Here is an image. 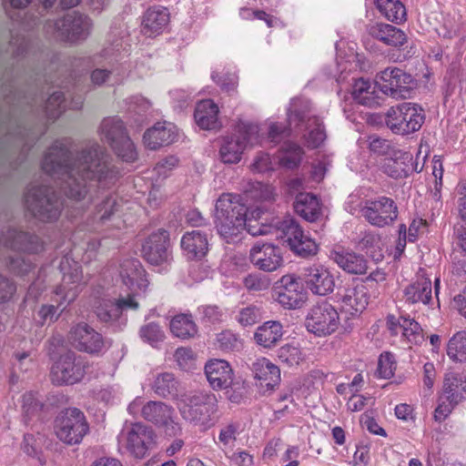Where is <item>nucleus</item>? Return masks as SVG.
<instances>
[{
    "instance_id": "obj_23",
    "label": "nucleus",
    "mask_w": 466,
    "mask_h": 466,
    "mask_svg": "<svg viewBox=\"0 0 466 466\" xmlns=\"http://www.w3.org/2000/svg\"><path fill=\"white\" fill-rule=\"evenodd\" d=\"M387 327L391 335L396 336L401 332L410 343L420 344L424 340L420 325L410 317L396 318L393 315L387 317Z\"/></svg>"
},
{
    "instance_id": "obj_49",
    "label": "nucleus",
    "mask_w": 466,
    "mask_h": 466,
    "mask_svg": "<svg viewBox=\"0 0 466 466\" xmlns=\"http://www.w3.org/2000/svg\"><path fill=\"white\" fill-rule=\"evenodd\" d=\"M35 267V264L30 258L21 256L10 257L7 262L9 271L20 277L28 275Z\"/></svg>"
},
{
    "instance_id": "obj_40",
    "label": "nucleus",
    "mask_w": 466,
    "mask_h": 466,
    "mask_svg": "<svg viewBox=\"0 0 466 466\" xmlns=\"http://www.w3.org/2000/svg\"><path fill=\"white\" fill-rule=\"evenodd\" d=\"M170 330L174 336L186 339L198 333V327L189 314H178L170 322Z\"/></svg>"
},
{
    "instance_id": "obj_37",
    "label": "nucleus",
    "mask_w": 466,
    "mask_h": 466,
    "mask_svg": "<svg viewBox=\"0 0 466 466\" xmlns=\"http://www.w3.org/2000/svg\"><path fill=\"white\" fill-rule=\"evenodd\" d=\"M295 212L309 222L316 221L321 215L318 198L311 193H299L293 203Z\"/></svg>"
},
{
    "instance_id": "obj_43",
    "label": "nucleus",
    "mask_w": 466,
    "mask_h": 466,
    "mask_svg": "<svg viewBox=\"0 0 466 466\" xmlns=\"http://www.w3.org/2000/svg\"><path fill=\"white\" fill-rule=\"evenodd\" d=\"M376 5L381 15L391 22H400L406 16L405 6L400 0H376Z\"/></svg>"
},
{
    "instance_id": "obj_46",
    "label": "nucleus",
    "mask_w": 466,
    "mask_h": 466,
    "mask_svg": "<svg viewBox=\"0 0 466 466\" xmlns=\"http://www.w3.org/2000/svg\"><path fill=\"white\" fill-rule=\"evenodd\" d=\"M283 156L279 157V163L283 167L292 169L297 167L302 159L304 151L298 144L287 141L282 146Z\"/></svg>"
},
{
    "instance_id": "obj_2",
    "label": "nucleus",
    "mask_w": 466,
    "mask_h": 466,
    "mask_svg": "<svg viewBox=\"0 0 466 466\" xmlns=\"http://www.w3.org/2000/svg\"><path fill=\"white\" fill-rule=\"evenodd\" d=\"M59 269L62 273V282L56 288V294L61 297L56 306L42 305L37 312L39 323H53L58 319L61 313L73 302L79 292V285L83 279L81 266L71 258L65 256L59 263Z\"/></svg>"
},
{
    "instance_id": "obj_21",
    "label": "nucleus",
    "mask_w": 466,
    "mask_h": 466,
    "mask_svg": "<svg viewBox=\"0 0 466 466\" xmlns=\"http://www.w3.org/2000/svg\"><path fill=\"white\" fill-rule=\"evenodd\" d=\"M177 137V127L172 123L158 121L145 132L143 142L147 148L157 150L161 147L172 144Z\"/></svg>"
},
{
    "instance_id": "obj_56",
    "label": "nucleus",
    "mask_w": 466,
    "mask_h": 466,
    "mask_svg": "<svg viewBox=\"0 0 466 466\" xmlns=\"http://www.w3.org/2000/svg\"><path fill=\"white\" fill-rule=\"evenodd\" d=\"M201 321L207 324L221 322L224 317L223 309L217 305H204L198 309Z\"/></svg>"
},
{
    "instance_id": "obj_1",
    "label": "nucleus",
    "mask_w": 466,
    "mask_h": 466,
    "mask_svg": "<svg viewBox=\"0 0 466 466\" xmlns=\"http://www.w3.org/2000/svg\"><path fill=\"white\" fill-rule=\"evenodd\" d=\"M43 170L60 180L64 194L75 201L92 200L93 192L114 182L117 171L109 156L96 142H89L73 152L67 139L56 140L45 154Z\"/></svg>"
},
{
    "instance_id": "obj_11",
    "label": "nucleus",
    "mask_w": 466,
    "mask_h": 466,
    "mask_svg": "<svg viewBox=\"0 0 466 466\" xmlns=\"http://www.w3.org/2000/svg\"><path fill=\"white\" fill-rule=\"evenodd\" d=\"M339 325V316L328 301L313 305L306 317L305 326L308 331L319 337H325L335 332Z\"/></svg>"
},
{
    "instance_id": "obj_4",
    "label": "nucleus",
    "mask_w": 466,
    "mask_h": 466,
    "mask_svg": "<svg viewBox=\"0 0 466 466\" xmlns=\"http://www.w3.org/2000/svg\"><path fill=\"white\" fill-rule=\"evenodd\" d=\"M247 207L239 196L223 194L217 200L215 224L218 234L228 242L238 237L246 226Z\"/></svg>"
},
{
    "instance_id": "obj_3",
    "label": "nucleus",
    "mask_w": 466,
    "mask_h": 466,
    "mask_svg": "<svg viewBox=\"0 0 466 466\" xmlns=\"http://www.w3.org/2000/svg\"><path fill=\"white\" fill-rule=\"evenodd\" d=\"M177 407L184 420L204 431L213 427L219 419L218 400L210 392L185 393L177 399Z\"/></svg>"
},
{
    "instance_id": "obj_22",
    "label": "nucleus",
    "mask_w": 466,
    "mask_h": 466,
    "mask_svg": "<svg viewBox=\"0 0 466 466\" xmlns=\"http://www.w3.org/2000/svg\"><path fill=\"white\" fill-rule=\"evenodd\" d=\"M97 303L95 312L97 318L106 323L116 320L124 310L138 309V303L130 295L117 300L102 299Z\"/></svg>"
},
{
    "instance_id": "obj_62",
    "label": "nucleus",
    "mask_w": 466,
    "mask_h": 466,
    "mask_svg": "<svg viewBox=\"0 0 466 466\" xmlns=\"http://www.w3.org/2000/svg\"><path fill=\"white\" fill-rule=\"evenodd\" d=\"M291 251L299 257L307 258L317 254L318 245L314 239L309 237L304 238V242L300 243L299 246L294 245V248Z\"/></svg>"
},
{
    "instance_id": "obj_9",
    "label": "nucleus",
    "mask_w": 466,
    "mask_h": 466,
    "mask_svg": "<svg viewBox=\"0 0 466 466\" xmlns=\"http://www.w3.org/2000/svg\"><path fill=\"white\" fill-rule=\"evenodd\" d=\"M101 136L124 161L132 163L137 159V148L127 134L121 119L104 118L101 124Z\"/></svg>"
},
{
    "instance_id": "obj_64",
    "label": "nucleus",
    "mask_w": 466,
    "mask_h": 466,
    "mask_svg": "<svg viewBox=\"0 0 466 466\" xmlns=\"http://www.w3.org/2000/svg\"><path fill=\"white\" fill-rule=\"evenodd\" d=\"M251 169L258 173H264L274 169L270 156L268 153L259 152L251 164Z\"/></svg>"
},
{
    "instance_id": "obj_7",
    "label": "nucleus",
    "mask_w": 466,
    "mask_h": 466,
    "mask_svg": "<svg viewBox=\"0 0 466 466\" xmlns=\"http://www.w3.org/2000/svg\"><path fill=\"white\" fill-rule=\"evenodd\" d=\"M258 127L248 121L239 120L235 133L223 137L219 147V158L224 164H237L248 146L258 138Z\"/></svg>"
},
{
    "instance_id": "obj_18",
    "label": "nucleus",
    "mask_w": 466,
    "mask_h": 466,
    "mask_svg": "<svg viewBox=\"0 0 466 466\" xmlns=\"http://www.w3.org/2000/svg\"><path fill=\"white\" fill-rule=\"evenodd\" d=\"M169 234L159 229L150 234L144 241L141 248L142 257L151 265H161L171 259L169 249Z\"/></svg>"
},
{
    "instance_id": "obj_5",
    "label": "nucleus",
    "mask_w": 466,
    "mask_h": 466,
    "mask_svg": "<svg viewBox=\"0 0 466 466\" xmlns=\"http://www.w3.org/2000/svg\"><path fill=\"white\" fill-rule=\"evenodd\" d=\"M92 20L84 14L74 11L56 20H47L45 31L55 38L70 43L78 44L85 41L91 34Z\"/></svg>"
},
{
    "instance_id": "obj_55",
    "label": "nucleus",
    "mask_w": 466,
    "mask_h": 466,
    "mask_svg": "<svg viewBox=\"0 0 466 466\" xmlns=\"http://www.w3.org/2000/svg\"><path fill=\"white\" fill-rule=\"evenodd\" d=\"M291 122L289 118L282 122H275L269 126L268 138L271 142L279 143L291 134Z\"/></svg>"
},
{
    "instance_id": "obj_27",
    "label": "nucleus",
    "mask_w": 466,
    "mask_h": 466,
    "mask_svg": "<svg viewBox=\"0 0 466 466\" xmlns=\"http://www.w3.org/2000/svg\"><path fill=\"white\" fill-rule=\"evenodd\" d=\"M205 373L214 390L228 388L233 380V371L228 362L224 360H213L205 366Z\"/></svg>"
},
{
    "instance_id": "obj_6",
    "label": "nucleus",
    "mask_w": 466,
    "mask_h": 466,
    "mask_svg": "<svg viewBox=\"0 0 466 466\" xmlns=\"http://www.w3.org/2000/svg\"><path fill=\"white\" fill-rule=\"evenodd\" d=\"M27 209L43 222L56 221L61 215L63 203L52 187L33 186L25 195Z\"/></svg>"
},
{
    "instance_id": "obj_8",
    "label": "nucleus",
    "mask_w": 466,
    "mask_h": 466,
    "mask_svg": "<svg viewBox=\"0 0 466 466\" xmlns=\"http://www.w3.org/2000/svg\"><path fill=\"white\" fill-rule=\"evenodd\" d=\"M55 431L56 437L65 444H79L89 431V425L82 410L68 408L56 419Z\"/></svg>"
},
{
    "instance_id": "obj_50",
    "label": "nucleus",
    "mask_w": 466,
    "mask_h": 466,
    "mask_svg": "<svg viewBox=\"0 0 466 466\" xmlns=\"http://www.w3.org/2000/svg\"><path fill=\"white\" fill-rule=\"evenodd\" d=\"M424 111L420 106L410 102H402L396 106H391L386 116H423Z\"/></svg>"
},
{
    "instance_id": "obj_52",
    "label": "nucleus",
    "mask_w": 466,
    "mask_h": 466,
    "mask_svg": "<svg viewBox=\"0 0 466 466\" xmlns=\"http://www.w3.org/2000/svg\"><path fill=\"white\" fill-rule=\"evenodd\" d=\"M396 362L394 356L390 352L382 353L378 361L376 374L379 378L388 380L394 375Z\"/></svg>"
},
{
    "instance_id": "obj_19",
    "label": "nucleus",
    "mask_w": 466,
    "mask_h": 466,
    "mask_svg": "<svg viewBox=\"0 0 466 466\" xmlns=\"http://www.w3.org/2000/svg\"><path fill=\"white\" fill-rule=\"evenodd\" d=\"M68 339L77 350L88 354H98L105 346L102 335L86 323H78L74 326Z\"/></svg>"
},
{
    "instance_id": "obj_14",
    "label": "nucleus",
    "mask_w": 466,
    "mask_h": 466,
    "mask_svg": "<svg viewBox=\"0 0 466 466\" xmlns=\"http://www.w3.org/2000/svg\"><path fill=\"white\" fill-rule=\"evenodd\" d=\"M361 216L372 226L383 228L397 220L399 210L395 201L388 197L367 199L360 208Z\"/></svg>"
},
{
    "instance_id": "obj_29",
    "label": "nucleus",
    "mask_w": 466,
    "mask_h": 466,
    "mask_svg": "<svg viewBox=\"0 0 466 466\" xmlns=\"http://www.w3.org/2000/svg\"><path fill=\"white\" fill-rule=\"evenodd\" d=\"M305 282L312 293L319 296L332 292L335 287L333 276L323 267L309 268Z\"/></svg>"
},
{
    "instance_id": "obj_34",
    "label": "nucleus",
    "mask_w": 466,
    "mask_h": 466,
    "mask_svg": "<svg viewBox=\"0 0 466 466\" xmlns=\"http://www.w3.org/2000/svg\"><path fill=\"white\" fill-rule=\"evenodd\" d=\"M442 395L451 400L453 403H460L466 399V374L449 372L445 374Z\"/></svg>"
},
{
    "instance_id": "obj_60",
    "label": "nucleus",
    "mask_w": 466,
    "mask_h": 466,
    "mask_svg": "<svg viewBox=\"0 0 466 466\" xmlns=\"http://www.w3.org/2000/svg\"><path fill=\"white\" fill-rule=\"evenodd\" d=\"M118 204L116 199L111 196H107L96 207V216L102 222L110 218V217L117 210Z\"/></svg>"
},
{
    "instance_id": "obj_59",
    "label": "nucleus",
    "mask_w": 466,
    "mask_h": 466,
    "mask_svg": "<svg viewBox=\"0 0 466 466\" xmlns=\"http://www.w3.org/2000/svg\"><path fill=\"white\" fill-rule=\"evenodd\" d=\"M244 286L248 290L262 291L269 288L270 279L258 273L249 274L244 279Z\"/></svg>"
},
{
    "instance_id": "obj_57",
    "label": "nucleus",
    "mask_w": 466,
    "mask_h": 466,
    "mask_svg": "<svg viewBox=\"0 0 466 466\" xmlns=\"http://www.w3.org/2000/svg\"><path fill=\"white\" fill-rule=\"evenodd\" d=\"M312 112V104L306 97L291 99L288 108V116H304Z\"/></svg>"
},
{
    "instance_id": "obj_61",
    "label": "nucleus",
    "mask_w": 466,
    "mask_h": 466,
    "mask_svg": "<svg viewBox=\"0 0 466 466\" xmlns=\"http://www.w3.org/2000/svg\"><path fill=\"white\" fill-rule=\"evenodd\" d=\"M458 403H453L451 400L445 398L444 395L441 394L439 397V404L434 411V419L437 421L444 420L455 408Z\"/></svg>"
},
{
    "instance_id": "obj_44",
    "label": "nucleus",
    "mask_w": 466,
    "mask_h": 466,
    "mask_svg": "<svg viewBox=\"0 0 466 466\" xmlns=\"http://www.w3.org/2000/svg\"><path fill=\"white\" fill-rule=\"evenodd\" d=\"M41 410H45V404L37 392L27 391L22 396V412L25 423Z\"/></svg>"
},
{
    "instance_id": "obj_54",
    "label": "nucleus",
    "mask_w": 466,
    "mask_h": 466,
    "mask_svg": "<svg viewBox=\"0 0 466 466\" xmlns=\"http://www.w3.org/2000/svg\"><path fill=\"white\" fill-rule=\"evenodd\" d=\"M278 358L290 367L298 365L302 359L300 349L290 344H286L279 349Z\"/></svg>"
},
{
    "instance_id": "obj_30",
    "label": "nucleus",
    "mask_w": 466,
    "mask_h": 466,
    "mask_svg": "<svg viewBox=\"0 0 466 466\" xmlns=\"http://www.w3.org/2000/svg\"><path fill=\"white\" fill-rule=\"evenodd\" d=\"M251 370L260 387L273 390L280 380V370L266 358L257 359L252 362Z\"/></svg>"
},
{
    "instance_id": "obj_58",
    "label": "nucleus",
    "mask_w": 466,
    "mask_h": 466,
    "mask_svg": "<svg viewBox=\"0 0 466 466\" xmlns=\"http://www.w3.org/2000/svg\"><path fill=\"white\" fill-rule=\"evenodd\" d=\"M126 106L127 113L142 115L149 112L151 103L141 96H133L126 100Z\"/></svg>"
},
{
    "instance_id": "obj_39",
    "label": "nucleus",
    "mask_w": 466,
    "mask_h": 466,
    "mask_svg": "<svg viewBox=\"0 0 466 466\" xmlns=\"http://www.w3.org/2000/svg\"><path fill=\"white\" fill-rule=\"evenodd\" d=\"M282 329L279 321H267L257 329L254 339L258 345L270 348L281 339Z\"/></svg>"
},
{
    "instance_id": "obj_12",
    "label": "nucleus",
    "mask_w": 466,
    "mask_h": 466,
    "mask_svg": "<svg viewBox=\"0 0 466 466\" xmlns=\"http://www.w3.org/2000/svg\"><path fill=\"white\" fill-rule=\"evenodd\" d=\"M379 90L395 98H405L414 86L413 77L399 67H387L376 76Z\"/></svg>"
},
{
    "instance_id": "obj_48",
    "label": "nucleus",
    "mask_w": 466,
    "mask_h": 466,
    "mask_svg": "<svg viewBox=\"0 0 466 466\" xmlns=\"http://www.w3.org/2000/svg\"><path fill=\"white\" fill-rule=\"evenodd\" d=\"M139 336L143 341L157 347L165 339V332L160 325L155 321L143 325L139 329Z\"/></svg>"
},
{
    "instance_id": "obj_53",
    "label": "nucleus",
    "mask_w": 466,
    "mask_h": 466,
    "mask_svg": "<svg viewBox=\"0 0 466 466\" xmlns=\"http://www.w3.org/2000/svg\"><path fill=\"white\" fill-rule=\"evenodd\" d=\"M369 149L374 155L385 156L387 157L397 148H395L387 139L372 135L369 137Z\"/></svg>"
},
{
    "instance_id": "obj_41",
    "label": "nucleus",
    "mask_w": 466,
    "mask_h": 466,
    "mask_svg": "<svg viewBox=\"0 0 466 466\" xmlns=\"http://www.w3.org/2000/svg\"><path fill=\"white\" fill-rule=\"evenodd\" d=\"M81 104L80 99L77 102L68 103L62 91H54L45 102L44 107L46 112L50 115L49 116H59L66 107L77 108Z\"/></svg>"
},
{
    "instance_id": "obj_42",
    "label": "nucleus",
    "mask_w": 466,
    "mask_h": 466,
    "mask_svg": "<svg viewBox=\"0 0 466 466\" xmlns=\"http://www.w3.org/2000/svg\"><path fill=\"white\" fill-rule=\"evenodd\" d=\"M152 389L159 397L174 398L177 392V381L172 373H161L157 376Z\"/></svg>"
},
{
    "instance_id": "obj_63",
    "label": "nucleus",
    "mask_w": 466,
    "mask_h": 466,
    "mask_svg": "<svg viewBox=\"0 0 466 466\" xmlns=\"http://www.w3.org/2000/svg\"><path fill=\"white\" fill-rule=\"evenodd\" d=\"M218 112V106L212 99H204L196 105L194 116H217Z\"/></svg>"
},
{
    "instance_id": "obj_13",
    "label": "nucleus",
    "mask_w": 466,
    "mask_h": 466,
    "mask_svg": "<svg viewBox=\"0 0 466 466\" xmlns=\"http://www.w3.org/2000/svg\"><path fill=\"white\" fill-rule=\"evenodd\" d=\"M141 415L161 429L167 436L176 437L182 433L181 425L175 417V410L170 405L150 400L142 407Z\"/></svg>"
},
{
    "instance_id": "obj_51",
    "label": "nucleus",
    "mask_w": 466,
    "mask_h": 466,
    "mask_svg": "<svg viewBox=\"0 0 466 466\" xmlns=\"http://www.w3.org/2000/svg\"><path fill=\"white\" fill-rule=\"evenodd\" d=\"M236 319L242 327H248L259 322L262 319V314L258 307L249 305L242 308Z\"/></svg>"
},
{
    "instance_id": "obj_20",
    "label": "nucleus",
    "mask_w": 466,
    "mask_h": 466,
    "mask_svg": "<svg viewBox=\"0 0 466 466\" xmlns=\"http://www.w3.org/2000/svg\"><path fill=\"white\" fill-rule=\"evenodd\" d=\"M4 245L14 250L37 254L44 250V242L35 234L9 228L2 239Z\"/></svg>"
},
{
    "instance_id": "obj_26",
    "label": "nucleus",
    "mask_w": 466,
    "mask_h": 466,
    "mask_svg": "<svg viewBox=\"0 0 466 466\" xmlns=\"http://www.w3.org/2000/svg\"><path fill=\"white\" fill-rule=\"evenodd\" d=\"M120 277L123 283L132 291L145 290L147 279L145 269L137 258H127L120 265Z\"/></svg>"
},
{
    "instance_id": "obj_47",
    "label": "nucleus",
    "mask_w": 466,
    "mask_h": 466,
    "mask_svg": "<svg viewBox=\"0 0 466 466\" xmlns=\"http://www.w3.org/2000/svg\"><path fill=\"white\" fill-rule=\"evenodd\" d=\"M447 354L455 361H466V330L457 332L449 340Z\"/></svg>"
},
{
    "instance_id": "obj_32",
    "label": "nucleus",
    "mask_w": 466,
    "mask_h": 466,
    "mask_svg": "<svg viewBox=\"0 0 466 466\" xmlns=\"http://www.w3.org/2000/svg\"><path fill=\"white\" fill-rule=\"evenodd\" d=\"M169 22V13L165 7H152L147 10L143 16L142 32L147 36H153L163 32Z\"/></svg>"
},
{
    "instance_id": "obj_28",
    "label": "nucleus",
    "mask_w": 466,
    "mask_h": 466,
    "mask_svg": "<svg viewBox=\"0 0 466 466\" xmlns=\"http://www.w3.org/2000/svg\"><path fill=\"white\" fill-rule=\"evenodd\" d=\"M180 245L187 259L200 260L208 250V236L200 230L186 232L181 238Z\"/></svg>"
},
{
    "instance_id": "obj_36",
    "label": "nucleus",
    "mask_w": 466,
    "mask_h": 466,
    "mask_svg": "<svg viewBox=\"0 0 466 466\" xmlns=\"http://www.w3.org/2000/svg\"><path fill=\"white\" fill-rule=\"evenodd\" d=\"M403 298L410 304L419 302L428 304L431 299V279L423 276L417 277L415 281L403 289Z\"/></svg>"
},
{
    "instance_id": "obj_17",
    "label": "nucleus",
    "mask_w": 466,
    "mask_h": 466,
    "mask_svg": "<svg viewBox=\"0 0 466 466\" xmlns=\"http://www.w3.org/2000/svg\"><path fill=\"white\" fill-rule=\"evenodd\" d=\"M250 263L259 270L273 272L284 263L281 248L268 242H257L249 250Z\"/></svg>"
},
{
    "instance_id": "obj_38",
    "label": "nucleus",
    "mask_w": 466,
    "mask_h": 466,
    "mask_svg": "<svg viewBox=\"0 0 466 466\" xmlns=\"http://www.w3.org/2000/svg\"><path fill=\"white\" fill-rule=\"evenodd\" d=\"M278 228L281 231V237L290 250L294 248V245L299 246L300 243L304 242V238H309L293 218L289 217L279 221Z\"/></svg>"
},
{
    "instance_id": "obj_16",
    "label": "nucleus",
    "mask_w": 466,
    "mask_h": 466,
    "mask_svg": "<svg viewBox=\"0 0 466 466\" xmlns=\"http://www.w3.org/2000/svg\"><path fill=\"white\" fill-rule=\"evenodd\" d=\"M273 297L284 309H300L307 299V292L299 279L285 275L274 289Z\"/></svg>"
},
{
    "instance_id": "obj_31",
    "label": "nucleus",
    "mask_w": 466,
    "mask_h": 466,
    "mask_svg": "<svg viewBox=\"0 0 466 466\" xmlns=\"http://www.w3.org/2000/svg\"><path fill=\"white\" fill-rule=\"evenodd\" d=\"M376 88H378L376 80L370 82L368 79L360 78L353 84L352 97L360 105L369 107L377 106L380 105L382 97Z\"/></svg>"
},
{
    "instance_id": "obj_25",
    "label": "nucleus",
    "mask_w": 466,
    "mask_h": 466,
    "mask_svg": "<svg viewBox=\"0 0 466 466\" xmlns=\"http://www.w3.org/2000/svg\"><path fill=\"white\" fill-rule=\"evenodd\" d=\"M369 299L368 286L357 283L355 286L348 287L341 295V308L346 313L355 316L366 309Z\"/></svg>"
},
{
    "instance_id": "obj_45",
    "label": "nucleus",
    "mask_w": 466,
    "mask_h": 466,
    "mask_svg": "<svg viewBox=\"0 0 466 466\" xmlns=\"http://www.w3.org/2000/svg\"><path fill=\"white\" fill-rule=\"evenodd\" d=\"M423 118H385L386 126L396 135H409L419 130Z\"/></svg>"
},
{
    "instance_id": "obj_15",
    "label": "nucleus",
    "mask_w": 466,
    "mask_h": 466,
    "mask_svg": "<svg viewBox=\"0 0 466 466\" xmlns=\"http://www.w3.org/2000/svg\"><path fill=\"white\" fill-rule=\"evenodd\" d=\"M127 451L136 458L143 459L148 455L155 441V432L152 428L141 423H131L123 430Z\"/></svg>"
},
{
    "instance_id": "obj_24",
    "label": "nucleus",
    "mask_w": 466,
    "mask_h": 466,
    "mask_svg": "<svg viewBox=\"0 0 466 466\" xmlns=\"http://www.w3.org/2000/svg\"><path fill=\"white\" fill-rule=\"evenodd\" d=\"M412 159L410 152L396 149L382 160L380 167L386 175L394 179L406 177L411 170Z\"/></svg>"
},
{
    "instance_id": "obj_33",
    "label": "nucleus",
    "mask_w": 466,
    "mask_h": 466,
    "mask_svg": "<svg viewBox=\"0 0 466 466\" xmlns=\"http://www.w3.org/2000/svg\"><path fill=\"white\" fill-rule=\"evenodd\" d=\"M370 35L387 46H401L407 42L405 33L394 25L377 23L369 28Z\"/></svg>"
},
{
    "instance_id": "obj_35",
    "label": "nucleus",
    "mask_w": 466,
    "mask_h": 466,
    "mask_svg": "<svg viewBox=\"0 0 466 466\" xmlns=\"http://www.w3.org/2000/svg\"><path fill=\"white\" fill-rule=\"evenodd\" d=\"M331 258L339 268L350 274H364L368 269L367 259L355 252L334 251Z\"/></svg>"
},
{
    "instance_id": "obj_10",
    "label": "nucleus",
    "mask_w": 466,
    "mask_h": 466,
    "mask_svg": "<svg viewBox=\"0 0 466 466\" xmlns=\"http://www.w3.org/2000/svg\"><path fill=\"white\" fill-rule=\"evenodd\" d=\"M87 367V362L83 357L68 350L61 354L52 365L51 381L58 386L74 385L83 380Z\"/></svg>"
}]
</instances>
